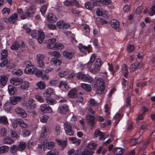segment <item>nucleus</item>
Segmentation results:
<instances>
[{"instance_id":"nucleus-30","label":"nucleus","mask_w":155,"mask_h":155,"mask_svg":"<svg viewBox=\"0 0 155 155\" xmlns=\"http://www.w3.org/2000/svg\"><path fill=\"white\" fill-rule=\"evenodd\" d=\"M110 25L112 28L117 29L119 27L120 23L117 20L113 19L111 21Z\"/></svg>"},{"instance_id":"nucleus-2","label":"nucleus","mask_w":155,"mask_h":155,"mask_svg":"<svg viewBox=\"0 0 155 155\" xmlns=\"http://www.w3.org/2000/svg\"><path fill=\"white\" fill-rule=\"evenodd\" d=\"M25 67L24 72L27 74H35L38 77L41 78L42 80H45L48 79V76L43 72V70H38L36 67L31 62L28 61L23 64Z\"/></svg>"},{"instance_id":"nucleus-52","label":"nucleus","mask_w":155,"mask_h":155,"mask_svg":"<svg viewBox=\"0 0 155 155\" xmlns=\"http://www.w3.org/2000/svg\"><path fill=\"white\" fill-rule=\"evenodd\" d=\"M31 134L30 131L28 130L25 129L23 132V136L24 137H27Z\"/></svg>"},{"instance_id":"nucleus-28","label":"nucleus","mask_w":155,"mask_h":155,"mask_svg":"<svg viewBox=\"0 0 155 155\" xmlns=\"http://www.w3.org/2000/svg\"><path fill=\"white\" fill-rule=\"evenodd\" d=\"M8 91L10 94H14L17 91V89L15 87L12 85H8Z\"/></svg>"},{"instance_id":"nucleus-51","label":"nucleus","mask_w":155,"mask_h":155,"mask_svg":"<svg viewBox=\"0 0 155 155\" xmlns=\"http://www.w3.org/2000/svg\"><path fill=\"white\" fill-rule=\"evenodd\" d=\"M10 10L9 8H4L2 10V12L3 15H8L9 14Z\"/></svg>"},{"instance_id":"nucleus-57","label":"nucleus","mask_w":155,"mask_h":155,"mask_svg":"<svg viewBox=\"0 0 155 155\" xmlns=\"http://www.w3.org/2000/svg\"><path fill=\"white\" fill-rule=\"evenodd\" d=\"M64 22L63 21H59L57 22L56 23V25L58 27L60 28L63 29Z\"/></svg>"},{"instance_id":"nucleus-25","label":"nucleus","mask_w":155,"mask_h":155,"mask_svg":"<svg viewBox=\"0 0 155 155\" xmlns=\"http://www.w3.org/2000/svg\"><path fill=\"white\" fill-rule=\"evenodd\" d=\"M55 141L57 143L58 145L62 148H65L67 144V140H62V141L58 139H56Z\"/></svg>"},{"instance_id":"nucleus-61","label":"nucleus","mask_w":155,"mask_h":155,"mask_svg":"<svg viewBox=\"0 0 155 155\" xmlns=\"http://www.w3.org/2000/svg\"><path fill=\"white\" fill-rule=\"evenodd\" d=\"M48 118V117L47 115H44L41 118L40 121L42 123H45Z\"/></svg>"},{"instance_id":"nucleus-19","label":"nucleus","mask_w":155,"mask_h":155,"mask_svg":"<svg viewBox=\"0 0 155 155\" xmlns=\"http://www.w3.org/2000/svg\"><path fill=\"white\" fill-rule=\"evenodd\" d=\"M81 28L84 35L86 36H88L90 34V29L89 25L87 24H83Z\"/></svg>"},{"instance_id":"nucleus-47","label":"nucleus","mask_w":155,"mask_h":155,"mask_svg":"<svg viewBox=\"0 0 155 155\" xmlns=\"http://www.w3.org/2000/svg\"><path fill=\"white\" fill-rule=\"evenodd\" d=\"M0 123L6 125L8 123L7 118L6 117L2 116L0 117Z\"/></svg>"},{"instance_id":"nucleus-4","label":"nucleus","mask_w":155,"mask_h":155,"mask_svg":"<svg viewBox=\"0 0 155 155\" xmlns=\"http://www.w3.org/2000/svg\"><path fill=\"white\" fill-rule=\"evenodd\" d=\"M35 11L31 7L26 8L25 11V13L21 16L22 19H25L28 18H31L34 15Z\"/></svg>"},{"instance_id":"nucleus-55","label":"nucleus","mask_w":155,"mask_h":155,"mask_svg":"<svg viewBox=\"0 0 155 155\" xmlns=\"http://www.w3.org/2000/svg\"><path fill=\"white\" fill-rule=\"evenodd\" d=\"M64 5L66 6H71L73 5V3L72 1H69L68 0H66L63 2Z\"/></svg>"},{"instance_id":"nucleus-23","label":"nucleus","mask_w":155,"mask_h":155,"mask_svg":"<svg viewBox=\"0 0 155 155\" xmlns=\"http://www.w3.org/2000/svg\"><path fill=\"white\" fill-rule=\"evenodd\" d=\"M18 18V15L17 13H15L8 18V21L10 23L14 24L16 22Z\"/></svg>"},{"instance_id":"nucleus-7","label":"nucleus","mask_w":155,"mask_h":155,"mask_svg":"<svg viewBox=\"0 0 155 155\" xmlns=\"http://www.w3.org/2000/svg\"><path fill=\"white\" fill-rule=\"evenodd\" d=\"M45 55L44 54H38L37 55V61L38 66L42 69H44L45 68Z\"/></svg>"},{"instance_id":"nucleus-16","label":"nucleus","mask_w":155,"mask_h":155,"mask_svg":"<svg viewBox=\"0 0 155 155\" xmlns=\"http://www.w3.org/2000/svg\"><path fill=\"white\" fill-rule=\"evenodd\" d=\"M47 21L50 23H54L57 20V18L55 15L52 13L48 14L46 17Z\"/></svg>"},{"instance_id":"nucleus-58","label":"nucleus","mask_w":155,"mask_h":155,"mask_svg":"<svg viewBox=\"0 0 155 155\" xmlns=\"http://www.w3.org/2000/svg\"><path fill=\"white\" fill-rule=\"evenodd\" d=\"M61 129V127L59 125H57L55 128V132L57 136H58L60 134V130Z\"/></svg>"},{"instance_id":"nucleus-53","label":"nucleus","mask_w":155,"mask_h":155,"mask_svg":"<svg viewBox=\"0 0 155 155\" xmlns=\"http://www.w3.org/2000/svg\"><path fill=\"white\" fill-rule=\"evenodd\" d=\"M134 45L129 44L127 47V49L128 51L130 52L131 53L134 50Z\"/></svg>"},{"instance_id":"nucleus-64","label":"nucleus","mask_w":155,"mask_h":155,"mask_svg":"<svg viewBox=\"0 0 155 155\" xmlns=\"http://www.w3.org/2000/svg\"><path fill=\"white\" fill-rule=\"evenodd\" d=\"M0 133L2 136H5L7 133V130L4 128H2L1 129Z\"/></svg>"},{"instance_id":"nucleus-17","label":"nucleus","mask_w":155,"mask_h":155,"mask_svg":"<svg viewBox=\"0 0 155 155\" xmlns=\"http://www.w3.org/2000/svg\"><path fill=\"white\" fill-rule=\"evenodd\" d=\"M102 64L101 59L100 58L97 59L95 63L94 68V71L95 72L99 71L101 67Z\"/></svg>"},{"instance_id":"nucleus-40","label":"nucleus","mask_w":155,"mask_h":155,"mask_svg":"<svg viewBox=\"0 0 155 155\" xmlns=\"http://www.w3.org/2000/svg\"><path fill=\"white\" fill-rule=\"evenodd\" d=\"M19 48V45L17 41L13 43L11 46V49L13 51H16Z\"/></svg>"},{"instance_id":"nucleus-10","label":"nucleus","mask_w":155,"mask_h":155,"mask_svg":"<svg viewBox=\"0 0 155 155\" xmlns=\"http://www.w3.org/2000/svg\"><path fill=\"white\" fill-rule=\"evenodd\" d=\"M78 48L80 51L82 53L85 54L87 51L88 53L91 52L92 47L91 46H88V47L84 46L82 44H79Z\"/></svg>"},{"instance_id":"nucleus-35","label":"nucleus","mask_w":155,"mask_h":155,"mask_svg":"<svg viewBox=\"0 0 155 155\" xmlns=\"http://www.w3.org/2000/svg\"><path fill=\"white\" fill-rule=\"evenodd\" d=\"M51 63L56 66H59L61 64V61L58 59L56 58H53L51 60Z\"/></svg>"},{"instance_id":"nucleus-21","label":"nucleus","mask_w":155,"mask_h":155,"mask_svg":"<svg viewBox=\"0 0 155 155\" xmlns=\"http://www.w3.org/2000/svg\"><path fill=\"white\" fill-rule=\"evenodd\" d=\"M15 112L19 114L21 117L24 118L27 117V114L25 111L20 107H18L15 109Z\"/></svg>"},{"instance_id":"nucleus-63","label":"nucleus","mask_w":155,"mask_h":155,"mask_svg":"<svg viewBox=\"0 0 155 155\" xmlns=\"http://www.w3.org/2000/svg\"><path fill=\"white\" fill-rule=\"evenodd\" d=\"M130 71L131 72H133L136 69H137L136 67V64L135 63H134L131 64L130 67Z\"/></svg>"},{"instance_id":"nucleus-45","label":"nucleus","mask_w":155,"mask_h":155,"mask_svg":"<svg viewBox=\"0 0 155 155\" xmlns=\"http://www.w3.org/2000/svg\"><path fill=\"white\" fill-rule=\"evenodd\" d=\"M58 83V80H52L49 81V85L52 87H57Z\"/></svg>"},{"instance_id":"nucleus-56","label":"nucleus","mask_w":155,"mask_h":155,"mask_svg":"<svg viewBox=\"0 0 155 155\" xmlns=\"http://www.w3.org/2000/svg\"><path fill=\"white\" fill-rule=\"evenodd\" d=\"M108 65L109 66L108 69L111 72V74L114 75L115 72V71L114 70L113 66L112 64H110L108 63Z\"/></svg>"},{"instance_id":"nucleus-15","label":"nucleus","mask_w":155,"mask_h":155,"mask_svg":"<svg viewBox=\"0 0 155 155\" xmlns=\"http://www.w3.org/2000/svg\"><path fill=\"white\" fill-rule=\"evenodd\" d=\"M86 118L87 120V123L91 127H93L95 124V117L92 115H88L86 116Z\"/></svg>"},{"instance_id":"nucleus-32","label":"nucleus","mask_w":155,"mask_h":155,"mask_svg":"<svg viewBox=\"0 0 155 155\" xmlns=\"http://www.w3.org/2000/svg\"><path fill=\"white\" fill-rule=\"evenodd\" d=\"M21 84V87L22 89L24 90L28 89L30 85V83L28 81H23Z\"/></svg>"},{"instance_id":"nucleus-41","label":"nucleus","mask_w":155,"mask_h":155,"mask_svg":"<svg viewBox=\"0 0 155 155\" xmlns=\"http://www.w3.org/2000/svg\"><path fill=\"white\" fill-rule=\"evenodd\" d=\"M8 54L7 51L6 49L3 50L1 53L2 57L1 60H4V59H7V56Z\"/></svg>"},{"instance_id":"nucleus-8","label":"nucleus","mask_w":155,"mask_h":155,"mask_svg":"<svg viewBox=\"0 0 155 155\" xmlns=\"http://www.w3.org/2000/svg\"><path fill=\"white\" fill-rule=\"evenodd\" d=\"M75 54V53L74 51L68 50H65L63 51V56L68 60L72 59Z\"/></svg>"},{"instance_id":"nucleus-46","label":"nucleus","mask_w":155,"mask_h":155,"mask_svg":"<svg viewBox=\"0 0 155 155\" xmlns=\"http://www.w3.org/2000/svg\"><path fill=\"white\" fill-rule=\"evenodd\" d=\"M37 85L40 89H44L46 87L45 83L43 81L38 82L37 84Z\"/></svg>"},{"instance_id":"nucleus-50","label":"nucleus","mask_w":155,"mask_h":155,"mask_svg":"<svg viewBox=\"0 0 155 155\" xmlns=\"http://www.w3.org/2000/svg\"><path fill=\"white\" fill-rule=\"evenodd\" d=\"M46 100L47 103L50 105H53L56 103L55 100L53 99L47 98Z\"/></svg>"},{"instance_id":"nucleus-38","label":"nucleus","mask_w":155,"mask_h":155,"mask_svg":"<svg viewBox=\"0 0 155 155\" xmlns=\"http://www.w3.org/2000/svg\"><path fill=\"white\" fill-rule=\"evenodd\" d=\"M53 90L51 88L46 89L45 91L44 95L45 96L48 97L53 94Z\"/></svg>"},{"instance_id":"nucleus-22","label":"nucleus","mask_w":155,"mask_h":155,"mask_svg":"<svg viewBox=\"0 0 155 155\" xmlns=\"http://www.w3.org/2000/svg\"><path fill=\"white\" fill-rule=\"evenodd\" d=\"M94 6H97L96 2L91 1L87 2H85V8L89 10H91Z\"/></svg>"},{"instance_id":"nucleus-20","label":"nucleus","mask_w":155,"mask_h":155,"mask_svg":"<svg viewBox=\"0 0 155 155\" xmlns=\"http://www.w3.org/2000/svg\"><path fill=\"white\" fill-rule=\"evenodd\" d=\"M22 81V79L19 78H14L10 80L11 83L14 86H18L21 84Z\"/></svg>"},{"instance_id":"nucleus-5","label":"nucleus","mask_w":155,"mask_h":155,"mask_svg":"<svg viewBox=\"0 0 155 155\" xmlns=\"http://www.w3.org/2000/svg\"><path fill=\"white\" fill-rule=\"evenodd\" d=\"M39 111L42 114L45 113H51L52 112L51 108L47 104H41L40 108Z\"/></svg>"},{"instance_id":"nucleus-43","label":"nucleus","mask_w":155,"mask_h":155,"mask_svg":"<svg viewBox=\"0 0 155 155\" xmlns=\"http://www.w3.org/2000/svg\"><path fill=\"white\" fill-rule=\"evenodd\" d=\"M27 144L24 142H21L18 147V149L19 150H24L26 147Z\"/></svg>"},{"instance_id":"nucleus-29","label":"nucleus","mask_w":155,"mask_h":155,"mask_svg":"<svg viewBox=\"0 0 155 155\" xmlns=\"http://www.w3.org/2000/svg\"><path fill=\"white\" fill-rule=\"evenodd\" d=\"M95 152L88 148H86L81 153V155H93Z\"/></svg>"},{"instance_id":"nucleus-26","label":"nucleus","mask_w":155,"mask_h":155,"mask_svg":"<svg viewBox=\"0 0 155 155\" xmlns=\"http://www.w3.org/2000/svg\"><path fill=\"white\" fill-rule=\"evenodd\" d=\"M0 84L5 86L7 83L8 78L5 75H2L0 76Z\"/></svg>"},{"instance_id":"nucleus-36","label":"nucleus","mask_w":155,"mask_h":155,"mask_svg":"<svg viewBox=\"0 0 155 155\" xmlns=\"http://www.w3.org/2000/svg\"><path fill=\"white\" fill-rule=\"evenodd\" d=\"M97 146V144L96 143L90 142L88 143L86 147L91 150H95Z\"/></svg>"},{"instance_id":"nucleus-37","label":"nucleus","mask_w":155,"mask_h":155,"mask_svg":"<svg viewBox=\"0 0 155 155\" xmlns=\"http://www.w3.org/2000/svg\"><path fill=\"white\" fill-rule=\"evenodd\" d=\"M60 154V152L57 149H52L48 152L47 155H58Z\"/></svg>"},{"instance_id":"nucleus-1","label":"nucleus","mask_w":155,"mask_h":155,"mask_svg":"<svg viewBox=\"0 0 155 155\" xmlns=\"http://www.w3.org/2000/svg\"><path fill=\"white\" fill-rule=\"evenodd\" d=\"M77 78L78 80H81L89 83H94V87L96 88L97 94H101L104 92L105 86L104 81L103 79L98 78L96 82H94L92 77L89 74H85L81 72L77 74Z\"/></svg>"},{"instance_id":"nucleus-3","label":"nucleus","mask_w":155,"mask_h":155,"mask_svg":"<svg viewBox=\"0 0 155 155\" xmlns=\"http://www.w3.org/2000/svg\"><path fill=\"white\" fill-rule=\"evenodd\" d=\"M25 107L28 112L29 113H32L34 115L36 114L34 110L36 107L35 101L31 98H29L28 102L25 104Z\"/></svg>"},{"instance_id":"nucleus-62","label":"nucleus","mask_w":155,"mask_h":155,"mask_svg":"<svg viewBox=\"0 0 155 155\" xmlns=\"http://www.w3.org/2000/svg\"><path fill=\"white\" fill-rule=\"evenodd\" d=\"M64 47V45L61 43H57L56 44V46L54 49H58L59 50L62 49Z\"/></svg>"},{"instance_id":"nucleus-49","label":"nucleus","mask_w":155,"mask_h":155,"mask_svg":"<svg viewBox=\"0 0 155 155\" xmlns=\"http://www.w3.org/2000/svg\"><path fill=\"white\" fill-rule=\"evenodd\" d=\"M69 74V72L68 71H62L58 73V75L61 78H63L64 76L68 75Z\"/></svg>"},{"instance_id":"nucleus-39","label":"nucleus","mask_w":155,"mask_h":155,"mask_svg":"<svg viewBox=\"0 0 155 155\" xmlns=\"http://www.w3.org/2000/svg\"><path fill=\"white\" fill-rule=\"evenodd\" d=\"M47 130L46 127H44L43 132L41 133L40 139L41 140V142L43 141V140L45 139H47L46 137V136L47 135Z\"/></svg>"},{"instance_id":"nucleus-42","label":"nucleus","mask_w":155,"mask_h":155,"mask_svg":"<svg viewBox=\"0 0 155 155\" xmlns=\"http://www.w3.org/2000/svg\"><path fill=\"white\" fill-rule=\"evenodd\" d=\"M9 150V147L7 146H2L0 147V153H3L7 152Z\"/></svg>"},{"instance_id":"nucleus-6","label":"nucleus","mask_w":155,"mask_h":155,"mask_svg":"<svg viewBox=\"0 0 155 155\" xmlns=\"http://www.w3.org/2000/svg\"><path fill=\"white\" fill-rule=\"evenodd\" d=\"M64 129L66 134L70 136H73L74 131L72 129V126L70 124L67 122L64 123Z\"/></svg>"},{"instance_id":"nucleus-44","label":"nucleus","mask_w":155,"mask_h":155,"mask_svg":"<svg viewBox=\"0 0 155 155\" xmlns=\"http://www.w3.org/2000/svg\"><path fill=\"white\" fill-rule=\"evenodd\" d=\"M149 15L150 16H153L155 15V3L150 8V11L149 12Z\"/></svg>"},{"instance_id":"nucleus-54","label":"nucleus","mask_w":155,"mask_h":155,"mask_svg":"<svg viewBox=\"0 0 155 155\" xmlns=\"http://www.w3.org/2000/svg\"><path fill=\"white\" fill-rule=\"evenodd\" d=\"M47 5H43L40 9L41 12L42 14H45L47 11Z\"/></svg>"},{"instance_id":"nucleus-14","label":"nucleus","mask_w":155,"mask_h":155,"mask_svg":"<svg viewBox=\"0 0 155 155\" xmlns=\"http://www.w3.org/2000/svg\"><path fill=\"white\" fill-rule=\"evenodd\" d=\"M104 134V133L101 131L99 129H96L94 133V137L96 138L99 136V139L101 140H103L105 139Z\"/></svg>"},{"instance_id":"nucleus-31","label":"nucleus","mask_w":155,"mask_h":155,"mask_svg":"<svg viewBox=\"0 0 155 155\" xmlns=\"http://www.w3.org/2000/svg\"><path fill=\"white\" fill-rule=\"evenodd\" d=\"M63 86H64L65 89L67 90L69 89L70 87L68 85V83L67 82L62 81H60L58 87L59 88H61Z\"/></svg>"},{"instance_id":"nucleus-59","label":"nucleus","mask_w":155,"mask_h":155,"mask_svg":"<svg viewBox=\"0 0 155 155\" xmlns=\"http://www.w3.org/2000/svg\"><path fill=\"white\" fill-rule=\"evenodd\" d=\"M13 73L18 76H20L22 74L23 72L21 70L18 69L15 71H13Z\"/></svg>"},{"instance_id":"nucleus-12","label":"nucleus","mask_w":155,"mask_h":155,"mask_svg":"<svg viewBox=\"0 0 155 155\" xmlns=\"http://www.w3.org/2000/svg\"><path fill=\"white\" fill-rule=\"evenodd\" d=\"M42 144L44 146H46L47 149H51L55 146L54 143L52 142H48V139H45L43 140V141L41 142Z\"/></svg>"},{"instance_id":"nucleus-13","label":"nucleus","mask_w":155,"mask_h":155,"mask_svg":"<svg viewBox=\"0 0 155 155\" xmlns=\"http://www.w3.org/2000/svg\"><path fill=\"white\" fill-rule=\"evenodd\" d=\"M56 39L55 38H52L48 40L47 47L50 49H54L56 46Z\"/></svg>"},{"instance_id":"nucleus-48","label":"nucleus","mask_w":155,"mask_h":155,"mask_svg":"<svg viewBox=\"0 0 155 155\" xmlns=\"http://www.w3.org/2000/svg\"><path fill=\"white\" fill-rule=\"evenodd\" d=\"M12 139L10 137H5L3 140V142L5 144H10L12 142Z\"/></svg>"},{"instance_id":"nucleus-27","label":"nucleus","mask_w":155,"mask_h":155,"mask_svg":"<svg viewBox=\"0 0 155 155\" xmlns=\"http://www.w3.org/2000/svg\"><path fill=\"white\" fill-rule=\"evenodd\" d=\"M124 150L123 148L116 147L114 149V154L115 155H121L123 153Z\"/></svg>"},{"instance_id":"nucleus-24","label":"nucleus","mask_w":155,"mask_h":155,"mask_svg":"<svg viewBox=\"0 0 155 155\" xmlns=\"http://www.w3.org/2000/svg\"><path fill=\"white\" fill-rule=\"evenodd\" d=\"M77 90L75 89H73L69 91L68 95L70 98H74L77 96Z\"/></svg>"},{"instance_id":"nucleus-11","label":"nucleus","mask_w":155,"mask_h":155,"mask_svg":"<svg viewBox=\"0 0 155 155\" xmlns=\"http://www.w3.org/2000/svg\"><path fill=\"white\" fill-rule=\"evenodd\" d=\"M14 125H13V126L14 128H16L18 125H20L23 128H25L27 126L26 124L22 120L19 119H17L15 122H14Z\"/></svg>"},{"instance_id":"nucleus-18","label":"nucleus","mask_w":155,"mask_h":155,"mask_svg":"<svg viewBox=\"0 0 155 155\" xmlns=\"http://www.w3.org/2000/svg\"><path fill=\"white\" fill-rule=\"evenodd\" d=\"M111 3V0H98L96 2L97 6H104L110 5Z\"/></svg>"},{"instance_id":"nucleus-34","label":"nucleus","mask_w":155,"mask_h":155,"mask_svg":"<svg viewBox=\"0 0 155 155\" xmlns=\"http://www.w3.org/2000/svg\"><path fill=\"white\" fill-rule=\"evenodd\" d=\"M65 7L62 5L61 4V5L59 4H58L55 8L56 11L59 12H63L65 10Z\"/></svg>"},{"instance_id":"nucleus-33","label":"nucleus","mask_w":155,"mask_h":155,"mask_svg":"<svg viewBox=\"0 0 155 155\" xmlns=\"http://www.w3.org/2000/svg\"><path fill=\"white\" fill-rule=\"evenodd\" d=\"M81 86L83 89L87 92H89L91 91V88L90 85L85 83H82L81 84Z\"/></svg>"},{"instance_id":"nucleus-60","label":"nucleus","mask_w":155,"mask_h":155,"mask_svg":"<svg viewBox=\"0 0 155 155\" xmlns=\"http://www.w3.org/2000/svg\"><path fill=\"white\" fill-rule=\"evenodd\" d=\"M38 32L36 30H33L31 33V35L32 38H36L37 37Z\"/></svg>"},{"instance_id":"nucleus-9","label":"nucleus","mask_w":155,"mask_h":155,"mask_svg":"<svg viewBox=\"0 0 155 155\" xmlns=\"http://www.w3.org/2000/svg\"><path fill=\"white\" fill-rule=\"evenodd\" d=\"M58 110L60 114H66L69 110V106L66 104L59 105Z\"/></svg>"}]
</instances>
